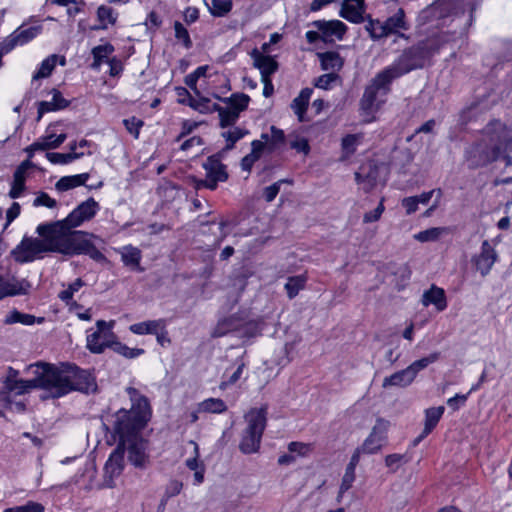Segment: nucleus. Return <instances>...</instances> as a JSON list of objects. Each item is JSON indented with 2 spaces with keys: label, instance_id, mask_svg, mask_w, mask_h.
Instances as JSON below:
<instances>
[{
  "label": "nucleus",
  "instance_id": "4d7b16f0",
  "mask_svg": "<svg viewBox=\"0 0 512 512\" xmlns=\"http://www.w3.org/2000/svg\"><path fill=\"white\" fill-rule=\"evenodd\" d=\"M284 182L285 180H279L273 183L272 185L264 188L263 196L267 202H272L276 198L277 194L280 191L281 184Z\"/></svg>",
  "mask_w": 512,
  "mask_h": 512
},
{
  "label": "nucleus",
  "instance_id": "5fc2aeb1",
  "mask_svg": "<svg viewBox=\"0 0 512 512\" xmlns=\"http://www.w3.org/2000/svg\"><path fill=\"white\" fill-rule=\"evenodd\" d=\"M174 30H175V37L179 41H182L186 48L191 47L192 42H191L189 33H188L187 29L182 25V23L176 21L174 24Z\"/></svg>",
  "mask_w": 512,
  "mask_h": 512
},
{
  "label": "nucleus",
  "instance_id": "39448f33",
  "mask_svg": "<svg viewBox=\"0 0 512 512\" xmlns=\"http://www.w3.org/2000/svg\"><path fill=\"white\" fill-rule=\"evenodd\" d=\"M266 414V408H253L245 415L247 427L239 446L243 453L251 454L258 451L266 427Z\"/></svg>",
  "mask_w": 512,
  "mask_h": 512
},
{
  "label": "nucleus",
  "instance_id": "3c124183",
  "mask_svg": "<svg viewBox=\"0 0 512 512\" xmlns=\"http://www.w3.org/2000/svg\"><path fill=\"white\" fill-rule=\"evenodd\" d=\"M84 285L83 281L78 278L73 283H71L66 290H63L59 294V298L62 301L69 302L72 298L74 293L78 292L80 288Z\"/></svg>",
  "mask_w": 512,
  "mask_h": 512
},
{
  "label": "nucleus",
  "instance_id": "a19ab883",
  "mask_svg": "<svg viewBox=\"0 0 512 512\" xmlns=\"http://www.w3.org/2000/svg\"><path fill=\"white\" fill-rule=\"evenodd\" d=\"M112 349L117 354H119L125 358H128V359L137 358V357L141 356L142 354H144V352H145L144 349H141V348H130L126 344L119 342L117 340V338L115 339V341L112 345Z\"/></svg>",
  "mask_w": 512,
  "mask_h": 512
},
{
  "label": "nucleus",
  "instance_id": "c85d7f7f",
  "mask_svg": "<svg viewBox=\"0 0 512 512\" xmlns=\"http://www.w3.org/2000/svg\"><path fill=\"white\" fill-rule=\"evenodd\" d=\"M118 253L121 255V260L125 266L132 269L138 268L141 261V251L132 245H126L119 248Z\"/></svg>",
  "mask_w": 512,
  "mask_h": 512
},
{
  "label": "nucleus",
  "instance_id": "58836bf2",
  "mask_svg": "<svg viewBox=\"0 0 512 512\" xmlns=\"http://www.w3.org/2000/svg\"><path fill=\"white\" fill-rule=\"evenodd\" d=\"M439 357H440L439 352H433L426 357H423L421 359H418V360L412 362L408 366V368L411 371V373L413 374V376L416 378L417 374L420 371L424 370L430 364L435 363L439 359Z\"/></svg>",
  "mask_w": 512,
  "mask_h": 512
},
{
  "label": "nucleus",
  "instance_id": "c03bdc74",
  "mask_svg": "<svg viewBox=\"0 0 512 512\" xmlns=\"http://www.w3.org/2000/svg\"><path fill=\"white\" fill-rule=\"evenodd\" d=\"M411 457L408 454L393 453L385 457V465L392 472L397 471L402 465L408 463Z\"/></svg>",
  "mask_w": 512,
  "mask_h": 512
},
{
  "label": "nucleus",
  "instance_id": "20e7f679",
  "mask_svg": "<svg viewBox=\"0 0 512 512\" xmlns=\"http://www.w3.org/2000/svg\"><path fill=\"white\" fill-rule=\"evenodd\" d=\"M63 220L54 223L39 224L36 228L38 234L48 236L50 250L63 255H79L88 245L89 234L74 230Z\"/></svg>",
  "mask_w": 512,
  "mask_h": 512
},
{
  "label": "nucleus",
  "instance_id": "4c0bfd02",
  "mask_svg": "<svg viewBox=\"0 0 512 512\" xmlns=\"http://www.w3.org/2000/svg\"><path fill=\"white\" fill-rule=\"evenodd\" d=\"M210 13L215 17H223L232 9L231 0H209L206 3Z\"/></svg>",
  "mask_w": 512,
  "mask_h": 512
},
{
  "label": "nucleus",
  "instance_id": "9b49d317",
  "mask_svg": "<svg viewBox=\"0 0 512 512\" xmlns=\"http://www.w3.org/2000/svg\"><path fill=\"white\" fill-rule=\"evenodd\" d=\"M99 210V203L94 198H88L73 209L63 221L76 228L91 220Z\"/></svg>",
  "mask_w": 512,
  "mask_h": 512
},
{
  "label": "nucleus",
  "instance_id": "ea45409f",
  "mask_svg": "<svg viewBox=\"0 0 512 512\" xmlns=\"http://www.w3.org/2000/svg\"><path fill=\"white\" fill-rule=\"evenodd\" d=\"M447 232L446 228L443 227H433L426 229L424 231H420L414 234L413 238L419 242H431L438 240L444 233Z\"/></svg>",
  "mask_w": 512,
  "mask_h": 512
},
{
  "label": "nucleus",
  "instance_id": "473e14b6",
  "mask_svg": "<svg viewBox=\"0 0 512 512\" xmlns=\"http://www.w3.org/2000/svg\"><path fill=\"white\" fill-rule=\"evenodd\" d=\"M58 59L59 57L56 54H52L45 58L41 62L38 70L33 74L32 80L35 81L49 77L55 69Z\"/></svg>",
  "mask_w": 512,
  "mask_h": 512
},
{
  "label": "nucleus",
  "instance_id": "f03ea898",
  "mask_svg": "<svg viewBox=\"0 0 512 512\" xmlns=\"http://www.w3.org/2000/svg\"><path fill=\"white\" fill-rule=\"evenodd\" d=\"M450 40V35L443 34L439 40L430 45L421 43L405 50L391 65L379 72L366 87L360 101V109L365 121H371L373 114L379 109L390 88V84L412 70L422 68L426 59L438 52Z\"/></svg>",
  "mask_w": 512,
  "mask_h": 512
},
{
  "label": "nucleus",
  "instance_id": "6ab92c4d",
  "mask_svg": "<svg viewBox=\"0 0 512 512\" xmlns=\"http://www.w3.org/2000/svg\"><path fill=\"white\" fill-rule=\"evenodd\" d=\"M421 303L425 307L434 305L436 310L439 312L445 310L447 307V300L444 290L433 285L430 289L424 291L421 298Z\"/></svg>",
  "mask_w": 512,
  "mask_h": 512
},
{
  "label": "nucleus",
  "instance_id": "aec40b11",
  "mask_svg": "<svg viewBox=\"0 0 512 512\" xmlns=\"http://www.w3.org/2000/svg\"><path fill=\"white\" fill-rule=\"evenodd\" d=\"M254 66L259 69L261 78H270L278 68L277 62L271 57L264 55L257 50L252 53Z\"/></svg>",
  "mask_w": 512,
  "mask_h": 512
},
{
  "label": "nucleus",
  "instance_id": "b1692460",
  "mask_svg": "<svg viewBox=\"0 0 512 512\" xmlns=\"http://www.w3.org/2000/svg\"><path fill=\"white\" fill-rule=\"evenodd\" d=\"M313 90L311 88H304L299 95L292 101L291 108L300 122H304L305 112L307 110Z\"/></svg>",
  "mask_w": 512,
  "mask_h": 512
},
{
  "label": "nucleus",
  "instance_id": "6e6552de",
  "mask_svg": "<svg viewBox=\"0 0 512 512\" xmlns=\"http://www.w3.org/2000/svg\"><path fill=\"white\" fill-rule=\"evenodd\" d=\"M97 330L87 335V349L95 354L102 353L107 347L112 348L116 335L112 332L114 321L98 320Z\"/></svg>",
  "mask_w": 512,
  "mask_h": 512
},
{
  "label": "nucleus",
  "instance_id": "5701e85b",
  "mask_svg": "<svg viewBox=\"0 0 512 512\" xmlns=\"http://www.w3.org/2000/svg\"><path fill=\"white\" fill-rule=\"evenodd\" d=\"M415 380V377L411 373L408 367L403 370L397 371L390 375L389 377H385L383 380V388L388 387H406L410 385Z\"/></svg>",
  "mask_w": 512,
  "mask_h": 512
},
{
  "label": "nucleus",
  "instance_id": "a211bd4d",
  "mask_svg": "<svg viewBox=\"0 0 512 512\" xmlns=\"http://www.w3.org/2000/svg\"><path fill=\"white\" fill-rule=\"evenodd\" d=\"M27 292L26 282L0 274V300L6 297L23 295Z\"/></svg>",
  "mask_w": 512,
  "mask_h": 512
},
{
  "label": "nucleus",
  "instance_id": "0e129e2a",
  "mask_svg": "<svg viewBox=\"0 0 512 512\" xmlns=\"http://www.w3.org/2000/svg\"><path fill=\"white\" fill-rule=\"evenodd\" d=\"M199 458V448L196 443H194V456L186 460V466L190 470H198L200 467H204V465L198 460Z\"/></svg>",
  "mask_w": 512,
  "mask_h": 512
},
{
  "label": "nucleus",
  "instance_id": "a18cd8bd",
  "mask_svg": "<svg viewBox=\"0 0 512 512\" xmlns=\"http://www.w3.org/2000/svg\"><path fill=\"white\" fill-rule=\"evenodd\" d=\"M366 30L369 32L371 38L373 39H380L390 35L385 27L384 22L378 19L369 20L368 24L366 25Z\"/></svg>",
  "mask_w": 512,
  "mask_h": 512
},
{
  "label": "nucleus",
  "instance_id": "e433bc0d",
  "mask_svg": "<svg viewBox=\"0 0 512 512\" xmlns=\"http://www.w3.org/2000/svg\"><path fill=\"white\" fill-rule=\"evenodd\" d=\"M307 278L305 275H297L289 277L286 284L285 290L289 299H293L298 293L304 289Z\"/></svg>",
  "mask_w": 512,
  "mask_h": 512
},
{
  "label": "nucleus",
  "instance_id": "de8ad7c7",
  "mask_svg": "<svg viewBox=\"0 0 512 512\" xmlns=\"http://www.w3.org/2000/svg\"><path fill=\"white\" fill-rule=\"evenodd\" d=\"M355 481V469L347 466L345 469V473L341 480V485L339 489V497H341L346 491H348Z\"/></svg>",
  "mask_w": 512,
  "mask_h": 512
},
{
  "label": "nucleus",
  "instance_id": "a878e982",
  "mask_svg": "<svg viewBox=\"0 0 512 512\" xmlns=\"http://www.w3.org/2000/svg\"><path fill=\"white\" fill-rule=\"evenodd\" d=\"M245 366L244 361L242 359H238L234 364L233 371L226 369L223 373L219 388L221 390H225L228 387L235 385L241 379Z\"/></svg>",
  "mask_w": 512,
  "mask_h": 512
},
{
  "label": "nucleus",
  "instance_id": "dca6fc26",
  "mask_svg": "<svg viewBox=\"0 0 512 512\" xmlns=\"http://www.w3.org/2000/svg\"><path fill=\"white\" fill-rule=\"evenodd\" d=\"M379 167L373 163H367L355 173V180L365 192H370L378 183Z\"/></svg>",
  "mask_w": 512,
  "mask_h": 512
},
{
  "label": "nucleus",
  "instance_id": "72a5a7b5",
  "mask_svg": "<svg viewBox=\"0 0 512 512\" xmlns=\"http://www.w3.org/2000/svg\"><path fill=\"white\" fill-rule=\"evenodd\" d=\"M114 47L107 43L104 45H98L92 49L93 55V64L92 67L94 69H99L102 63L109 62V56L113 53Z\"/></svg>",
  "mask_w": 512,
  "mask_h": 512
},
{
  "label": "nucleus",
  "instance_id": "6e6d98bb",
  "mask_svg": "<svg viewBox=\"0 0 512 512\" xmlns=\"http://www.w3.org/2000/svg\"><path fill=\"white\" fill-rule=\"evenodd\" d=\"M384 210H385L384 199L382 198L380 203L378 204V206L373 211L366 212L363 215V222L364 223H373V222L378 221L381 218Z\"/></svg>",
  "mask_w": 512,
  "mask_h": 512
},
{
  "label": "nucleus",
  "instance_id": "4be33fe9",
  "mask_svg": "<svg viewBox=\"0 0 512 512\" xmlns=\"http://www.w3.org/2000/svg\"><path fill=\"white\" fill-rule=\"evenodd\" d=\"M166 326L165 319H155L132 324L129 326V330L135 335H154L157 331L165 329Z\"/></svg>",
  "mask_w": 512,
  "mask_h": 512
},
{
  "label": "nucleus",
  "instance_id": "c9c22d12",
  "mask_svg": "<svg viewBox=\"0 0 512 512\" xmlns=\"http://www.w3.org/2000/svg\"><path fill=\"white\" fill-rule=\"evenodd\" d=\"M404 17V11L399 9L394 15L383 21L389 34H395L406 29Z\"/></svg>",
  "mask_w": 512,
  "mask_h": 512
},
{
  "label": "nucleus",
  "instance_id": "338daca9",
  "mask_svg": "<svg viewBox=\"0 0 512 512\" xmlns=\"http://www.w3.org/2000/svg\"><path fill=\"white\" fill-rule=\"evenodd\" d=\"M291 148L297 150L298 152H303L307 154L309 152V144L305 138H297L294 141H291Z\"/></svg>",
  "mask_w": 512,
  "mask_h": 512
},
{
  "label": "nucleus",
  "instance_id": "7c9ffc66",
  "mask_svg": "<svg viewBox=\"0 0 512 512\" xmlns=\"http://www.w3.org/2000/svg\"><path fill=\"white\" fill-rule=\"evenodd\" d=\"M444 413V407H432L425 411V424L422 431V437L429 435L432 430L436 427L437 423L441 419Z\"/></svg>",
  "mask_w": 512,
  "mask_h": 512
},
{
  "label": "nucleus",
  "instance_id": "423d86ee",
  "mask_svg": "<svg viewBox=\"0 0 512 512\" xmlns=\"http://www.w3.org/2000/svg\"><path fill=\"white\" fill-rule=\"evenodd\" d=\"M41 238L23 237L21 242L12 250L11 254L18 263H29L42 258L43 254L51 252L48 236L38 234Z\"/></svg>",
  "mask_w": 512,
  "mask_h": 512
},
{
  "label": "nucleus",
  "instance_id": "2eb2a0df",
  "mask_svg": "<svg viewBox=\"0 0 512 512\" xmlns=\"http://www.w3.org/2000/svg\"><path fill=\"white\" fill-rule=\"evenodd\" d=\"M312 25L321 33V40L324 42L334 38L342 40L347 31V26L340 20H317Z\"/></svg>",
  "mask_w": 512,
  "mask_h": 512
},
{
  "label": "nucleus",
  "instance_id": "e2e57ef3",
  "mask_svg": "<svg viewBox=\"0 0 512 512\" xmlns=\"http://www.w3.org/2000/svg\"><path fill=\"white\" fill-rule=\"evenodd\" d=\"M80 254H87L96 261L105 260V256L97 248L94 247V245L90 242L89 239L87 247H85V250L80 252Z\"/></svg>",
  "mask_w": 512,
  "mask_h": 512
},
{
  "label": "nucleus",
  "instance_id": "f257e3e1",
  "mask_svg": "<svg viewBox=\"0 0 512 512\" xmlns=\"http://www.w3.org/2000/svg\"><path fill=\"white\" fill-rule=\"evenodd\" d=\"M34 377L30 380L8 377L6 387L16 394H24L31 389L40 388L47 392L48 397L60 398L72 391L84 393L96 390L95 378L90 372L76 365L63 363L59 366L37 362L30 365Z\"/></svg>",
  "mask_w": 512,
  "mask_h": 512
},
{
  "label": "nucleus",
  "instance_id": "37998d69",
  "mask_svg": "<svg viewBox=\"0 0 512 512\" xmlns=\"http://www.w3.org/2000/svg\"><path fill=\"white\" fill-rule=\"evenodd\" d=\"M247 134L248 130L240 127H233L223 132L222 136L227 142L226 149H232L235 143L245 137Z\"/></svg>",
  "mask_w": 512,
  "mask_h": 512
},
{
  "label": "nucleus",
  "instance_id": "2f4dec72",
  "mask_svg": "<svg viewBox=\"0 0 512 512\" xmlns=\"http://www.w3.org/2000/svg\"><path fill=\"white\" fill-rule=\"evenodd\" d=\"M323 70L338 71L343 66V59L337 52H325L319 54Z\"/></svg>",
  "mask_w": 512,
  "mask_h": 512
},
{
  "label": "nucleus",
  "instance_id": "393cba45",
  "mask_svg": "<svg viewBox=\"0 0 512 512\" xmlns=\"http://www.w3.org/2000/svg\"><path fill=\"white\" fill-rule=\"evenodd\" d=\"M118 13L111 7L101 5L97 8V20L99 25L92 27L93 30H106L109 26L115 25Z\"/></svg>",
  "mask_w": 512,
  "mask_h": 512
},
{
  "label": "nucleus",
  "instance_id": "69168bd1",
  "mask_svg": "<svg viewBox=\"0 0 512 512\" xmlns=\"http://www.w3.org/2000/svg\"><path fill=\"white\" fill-rule=\"evenodd\" d=\"M20 214V205L17 202H13L6 213V227L12 223Z\"/></svg>",
  "mask_w": 512,
  "mask_h": 512
},
{
  "label": "nucleus",
  "instance_id": "c756f323",
  "mask_svg": "<svg viewBox=\"0 0 512 512\" xmlns=\"http://www.w3.org/2000/svg\"><path fill=\"white\" fill-rule=\"evenodd\" d=\"M85 154L91 155L92 151L87 150V152H69V153H58V152H47L46 158L52 164H60L65 165L71 163L76 159L82 158Z\"/></svg>",
  "mask_w": 512,
  "mask_h": 512
},
{
  "label": "nucleus",
  "instance_id": "cd10ccee",
  "mask_svg": "<svg viewBox=\"0 0 512 512\" xmlns=\"http://www.w3.org/2000/svg\"><path fill=\"white\" fill-rule=\"evenodd\" d=\"M89 177V173L63 176L56 182L55 188L61 192L68 191L70 189L84 185Z\"/></svg>",
  "mask_w": 512,
  "mask_h": 512
},
{
  "label": "nucleus",
  "instance_id": "79ce46f5",
  "mask_svg": "<svg viewBox=\"0 0 512 512\" xmlns=\"http://www.w3.org/2000/svg\"><path fill=\"white\" fill-rule=\"evenodd\" d=\"M363 139V135L361 133L358 134H348L342 138L341 146L342 150L346 156L352 155L357 146L361 143Z\"/></svg>",
  "mask_w": 512,
  "mask_h": 512
},
{
  "label": "nucleus",
  "instance_id": "09e8293b",
  "mask_svg": "<svg viewBox=\"0 0 512 512\" xmlns=\"http://www.w3.org/2000/svg\"><path fill=\"white\" fill-rule=\"evenodd\" d=\"M191 108L200 113H208L212 110V106L210 107V100L204 97H199L198 99L189 97V101L187 102Z\"/></svg>",
  "mask_w": 512,
  "mask_h": 512
},
{
  "label": "nucleus",
  "instance_id": "8fccbe9b",
  "mask_svg": "<svg viewBox=\"0 0 512 512\" xmlns=\"http://www.w3.org/2000/svg\"><path fill=\"white\" fill-rule=\"evenodd\" d=\"M44 510L45 508L42 504L29 501L25 505L7 508L3 512H44Z\"/></svg>",
  "mask_w": 512,
  "mask_h": 512
},
{
  "label": "nucleus",
  "instance_id": "864d4df0",
  "mask_svg": "<svg viewBox=\"0 0 512 512\" xmlns=\"http://www.w3.org/2000/svg\"><path fill=\"white\" fill-rule=\"evenodd\" d=\"M123 124L127 131L134 136L135 139L139 137L140 128L143 126V121L136 118L131 117L123 120Z\"/></svg>",
  "mask_w": 512,
  "mask_h": 512
},
{
  "label": "nucleus",
  "instance_id": "13d9d810",
  "mask_svg": "<svg viewBox=\"0 0 512 512\" xmlns=\"http://www.w3.org/2000/svg\"><path fill=\"white\" fill-rule=\"evenodd\" d=\"M288 450L291 453H296L299 456H307L312 448L310 444L302 443V442H291L288 445Z\"/></svg>",
  "mask_w": 512,
  "mask_h": 512
},
{
  "label": "nucleus",
  "instance_id": "f3484780",
  "mask_svg": "<svg viewBox=\"0 0 512 512\" xmlns=\"http://www.w3.org/2000/svg\"><path fill=\"white\" fill-rule=\"evenodd\" d=\"M364 0H343L339 15L351 23H361L364 20Z\"/></svg>",
  "mask_w": 512,
  "mask_h": 512
},
{
  "label": "nucleus",
  "instance_id": "f8f14e48",
  "mask_svg": "<svg viewBox=\"0 0 512 512\" xmlns=\"http://www.w3.org/2000/svg\"><path fill=\"white\" fill-rule=\"evenodd\" d=\"M203 168L206 172V179L201 183L210 190L216 189L218 182H224L228 178L225 166L216 156L208 157L203 163Z\"/></svg>",
  "mask_w": 512,
  "mask_h": 512
},
{
  "label": "nucleus",
  "instance_id": "bf43d9fd",
  "mask_svg": "<svg viewBox=\"0 0 512 512\" xmlns=\"http://www.w3.org/2000/svg\"><path fill=\"white\" fill-rule=\"evenodd\" d=\"M57 202L51 198L47 193L41 192L33 201V206H45L47 208H54Z\"/></svg>",
  "mask_w": 512,
  "mask_h": 512
},
{
  "label": "nucleus",
  "instance_id": "4468645a",
  "mask_svg": "<svg viewBox=\"0 0 512 512\" xmlns=\"http://www.w3.org/2000/svg\"><path fill=\"white\" fill-rule=\"evenodd\" d=\"M497 253L488 240H484L481 245V251L472 258L477 271L482 276H486L491 271L493 265L497 261Z\"/></svg>",
  "mask_w": 512,
  "mask_h": 512
},
{
  "label": "nucleus",
  "instance_id": "49530a36",
  "mask_svg": "<svg viewBox=\"0 0 512 512\" xmlns=\"http://www.w3.org/2000/svg\"><path fill=\"white\" fill-rule=\"evenodd\" d=\"M26 175H22L20 172H14L12 187L9 191V197L17 199L21 196L25 189Z\"/></svg>",
  "mask_w": 512,
  "mask_h": 512
},
{
  "label": "nucleus",
  "instance_id": "052dcab7",
  "mask_svg": "<svg viewBox=\"0 0 512 512\" xmlns=\"http://www.w3.org/2000/svg\"><path fill=\"white\" fill-rule=\"evenodd\" d=\"M336 78V75L333 73L321 75L317 78L315 86L317 88L327 90L330 88L331 84L336 80Z\"/></svg>",
  "mask_w": 512,
  "mask_h": 512
},
{
  "label": "nucleus",
  "instance_id": "ddd939ff",
  "mask_svg": "<svg viewBox=\"0 0 512 512\" xmlns=\"http://www.w3.org/2000/svg\"><path fill=\"white\" fill-rule=\"evenodd\" d=\"M127 451L126 446L117 445V447L110 454L104 467L105 485L113 487V480L118 477L124 468V453Z\"/></svg>",
  "mask_w": 512,
  "mask_h": 512
},
{
  "label": "nucleus",
  "instance_id": "680f3d73",
  "mask_svg": "<svg viewBox=\"0 0 512 512\" xmlns=\"http://www.w3.org/2000/svg\"><path fill=\"white\" fill-rule=\"evenodd\" d=\"M50 93L52 94L51 102L57 110L64 109L68 106L69 102L63 98L59 90L52 89Z\"/></svg>",
  "mask_w": 512,
  "mask_h": 512
},
{
  "label": "nucleus",
  "instance_id": "0eeeda50",
  "mask_svg": "<svg viewBox=\"0 0 512 512\" xmlns=\"http://www.w3.org/2000/svg\"><path fill=\"white\" fill-rule=\"evenodd\" d=\"M250 97L244 93H234L229 97L223 98L225 107L218 104H212V110L217 111L222 128L232 126L238 120L240 113L244 111L249 104Z\"/></svg>",
  "mask_w": 512,
  "mask_h": 512
},
{
  "label": "nucleus",
  "instance_id": "7ed1b4c3",
  "mask_svg": "<svg viewBox=\"0 0 512 512\" xmlns=\"http://www.w3.org/2000/svg\"><path fill=\"white\" fill-rule=\"evenodd\" d=\"M131 400L129 410L119 409L113 415L112 430L119 445L126 446L128 459L135 467H143L147 461V442L141 432L151 417L148 399L133 387L126 389Z\"/></svg>",
  "mask_w": 512,
  "mask_h": 512
},
{
  "label": "nucleus",
  "instance_id": "774afa93",
  "mask_svg": "<svg viewBox=\"0 0 512 512\" xmlns=\"http://www.w3.org/2000/svg\"><path fill=\"white\" fill-rule=\"evenodd\" d=\"M402 206L406 209V213L412 214L418 209V204L414 196L407 197L402 200Z\"/></svg>",
  "mask_w": 512,
  "mask_h": 512
},
{
  "label": "nucleus",
  "instance_id": "603ef678",
  "mask_svg": "<svg viewBox=\"0 0 512 512\" xmlns=\"http://www.w3.org/2000/svg\"><path fill=\"white\" fill-rule=\"evenodd\" d=\"M270 149L273 150L285 143L284 131L275 126L270 127Z\"/></svg>",
  "mask_w": 512,
  "mask_h": 512
},
{
  "label": "nucleus",
  "instance_id": "bb28decb",
  "mask_svg": "<svg viewBox=\"0 0 512 512\" xmlns=\"http://www.w3.org/2000/svg\"><path fill=\"white\" fill-rule=\"evenodd\" d=\"M44 322L43 317H35L32 314H27L20 312L18 310H13L9 312L4 320L5 324H22L25 326H32L34 324H42Z\"/></svg>",
  "mask_w": 512,
  "mask_h": 512
},
{
  "label": "nucleus",
  "instance_id": "f704fd0d",
  "mask_svg": "<svg viewBox=\"0 0 512 512\" xmlns=\"http://www.w3.org/2000/svg\"><path fill=\"white\" fill-rule=\"evenodd\" d=\"M227 410L225 402L220 398H208L198 405L199 412L220 414Z\"/></svg>",
  "mask_w": 512,
  "mask_h": 512
},
{
  "label": "nucleus",
  "instance_id": "1a4fd4ad",
  "mask_svg": "<svg viewBox=\"0 0 512 512\" xmlns=\"http://www.w3.org/2000/svg\"><path fill=\"white\" fill-rule=\"evenodd\" d=\"M26 22H24L20 27H18L15 31H13L9 36H7L0 44V52L2 54H7L12 51L17 46H23L33 39H35L39 34H41L43 27L42 25H35L28 28H25Z\"/></svg>",
  "mask_w": 512,
  "mask_h": 512
},
{
  "label": "nucleus",
  "instance_id": "412c9836",
  "mask_svg": "<svg viewBox=\"0 0 512 512\" xmlns=\"http://www.w3.org/2000/svg\"><path fill=\"white\" fill-rule=\"evenodd\" d=\"M67 135L65 133L55 134L48 128L45 134L33 142L34 148H41L42 151L58 148L65 140Z\"/></svg>",
  "mask_w": 512,
  "mask_h": 512
},
{
  "label": "nucleus",
  "instance_id": "9d476101",
  "mask_svg": "<svg viewBox=\"0 0 512 512\" xmlns=\"http://www.w3.org/2000/svg\"><path fill=\"white\" fill-rule=\"evenodd\" d=\"M389 428V421L383 418L376 420L371 432L361 445L365 454H375L385 446Z\"/></svg>",
  "mask_w": 512,
  "mask_h": 512
}]
</instances>
